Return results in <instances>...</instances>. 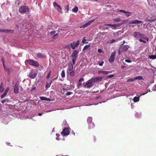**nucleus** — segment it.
I'll use <instances>...</instances> for the list:
<instances>
[{"label":"nucleus","instance_id":"f257e3e1","mask_svg":"<svg viewBox=\"0 0 156 156\" xmlns=\"http://www.w3.org/2000/svg\"><path fill=\"white\" fill-rule=\"evenodd\" d=\"M133 36L137 39L142 38L146 40L147 41L149 39V38L146 36L145 34H141L139 32H135L133 33Z\"/></svg>","mask_w":156,"mask_h":156},{"label":"nucleus","instance_id":"f03ea898","mask_svg":"<svg viewBox=\"0 0 156 156\" xmlns=\"http://www.w3.org/2000/svg\"><path fill=\"white\" fill-rule=\"evenodd\" d=\"M29 9L27 6L22 5L19 9V11L21 13H26L29 11Z\"/></svg>","mask_w":156,"mask_h":156},{"label":"nucleus","instance_id":"7ed1b4c3","mask_svg":"<svg viewBox=\"0 0 156 156\" xmlns=\"http://www.w3.org/2000/svg\"><path fill=\"white\" fill-rule=\"evenodd\" d=\"M80 44L79 40H77L76 42L73 41L72 43H71L69 45L66 46L67 48H70V46L73 49H74Z\"/></svg>","mask_w":156,"mask_h":156},{"label":"nucleus","instance_id":"20e7f679","mask_svg":"<svg viewBox=\"0 0 156 156\" xmlns=\"http://www.w3.org/2000/svg\"><path fill=\"white\" fill-rule=\"evenodd\" d=\"M28 63L30 65L38 67L39 64L37 61L32 59H29L27 60Z\"/></svg>","mask_w":156,"mask_h":156},{"label":"nucleus","instance_id":"39448f33","mask_svg":"<svg viewBox=\"0 0 156 156\" xmlns=\"http://www.w3.org/2000/svg\"><path fill=\"white\" fill-rule=\"evenodd\" d=\"M69 128H65L61 132V134L63 136L68 135L70 132L69 130Z\"/></svg>","mask_w":156,"mask_h":156},{"label":"nucleus","instance_id":"423d86ee","mask_svg":"<svg viewBox=\"0 0 156 156\" xmlns=\"http://www.w3.org/2000/svg\"><path fill=\"white\" fill-rule=\"evenodd\" d=\"M129 48L128 45H121V47L119 49V51L124 52L127 51Z\"/></svg>","mask_w":156,"mask_h":156},{"label":"nucleus","instance_id":"0eeeda50","mask_svg":"<svg viewBox=\"0 0 156 156\" xmlns=\"http://www.w3.org/2000/svg\"><path fill=\"white\" fill-rule=\"evenodd\" d=\"M115 54L116 52L115 51L112 52L111 54V56L108 60L110 63H112L114 61Z\"/></svg>","mask_w":156,"mask_h":156},{"label":"nucleus","instance_id":"6e6552de","mask_svg":"<svg viewBox=\"0 0 156 156\" xmlns=\"http://www.w3.org/2000/svg\"><path fill=\"white\" fill-rule=\"evenodd\" d=\"M0 32L5 33L7 34L13 33L14 30H5L4 29H0Z\"/></svg>","mask_w":156,"mask_h":156},{"label":"nucleus","instance_id":"1a4fd4ad","mask_svg":"<svg viewBox=\"0 0 156 156\" xmlns=\"http://www.w3.org/2000/svg\"><path fill=\"white\" fill-rule=\"evenodd\" d=\"M37 73L33 72H31L28 75V77L31 79H34L37 76Z\"/></svg>","mask_w":156,"mask_h":156},{"label":"nucleus","instance_id":"9d476101","mask_svg":"<svg viewBox=\"0 0 156 156\" xmlns=\"http://www.w3.org/2000/svg\"><path fill=\"white\" fill-rule=\"evenodd\" d=\"M93 84L89 80L87 81V83L84 86V87L89 88L93 86Z\"/></svg>","mask_w":156,"mask_h":156},{"label":"nucleus","instance_id":"9b49d317","mask_svg":"<svg viewBox=\"0 0 156 156\" xmlns=\"http://www.w3.org/2000/svg\"><path fill=\"white\" fill-rule=\"evenodd\" d=\"M79 51L78 50H75L72 53L71 57H74L77 58L78 57Z\"/></svg>","mask_w":156,"mask_h":156},{"label":"nucleus","instance_id":"f8f14e48","mask_svg":"<svg viewBox=\"0 0 156 156\" xmlns=\"http://www.w3.org/2000/svg\"><path fill=\"white\" fill-rule=\"evenodd\" d=\"M53 5L54 6L56 9L59 12H61L62 9L60 6L56 2H54Z\"/></svg>","mask_w":156,"mask_h":156},{"label":"nucleus","instance_id":"ddd939ff","mask_svg":"<svg viewBox=\"0 0 156 156\" xmlns=\"http://www.w3.org/2000/svg\"><path fill=\"white\" fill-rule=\"evenodd\" d=\"M142 23V22L141 21L138 20H132L130 21L129 23L131 24H139Z\"/></svg>","mask_w":156,"mask_h":156},{"label":"nucleus","instance_id":"4468645a","mask_svg":"<svg viewBox=\"0 0 156 156\" xmlns=\"http://www.w3.org/2000/svg\"><path fill=\"white\" fill-rule=\"evenodd\" d=\"M14 92L15 94H17L19 93V88L18 86L16 85L14 87Z\"/></svg>","mask_w":156,"mask_h":156},{"label":"nucleus","instance_id":"2eb2a0df","mask_svg":"<svg viewBox=\"0 0 156 156\" xmlns=\"http://www.w3.org/2000/svg\"><path fill=\"white\" fill-rule=\"evenodd\" d=\"M74 65V64H73L72 63H71L70 64H69L68 66V69L67 71H73V69Z\"/></svg>","mask_w":156,"mask_h":156},{"label":"nucleus","instance_id":"dca6fc26","mask_svg":"<svg viewBox=\"0 0 156 156\" xmlns=\"http://www.w3.org/2000/svg\"><path fill=\"white\" fill-rule=\"evenodd\" d=\"M37 56L38 58H44L45 57V55L41 53H39L37 54Z\"/></svg>","mask_w":156,"mask_h":156},{"label":"nucleus","instance_id":"f3484780","mask_svg":"<svg viewBox=\"0 0 156 156\" xmlns=\"http://www.w3.org/2000/svg\"><path fill=\"white\" fill-rule=\"evenodd\" d=\"M56 32V31H53L50 32V34H51L52 36V37L54 38H55V36H56L58 35V34L57 33L55 34Z\"/></svg>","mask_w":156,"mask_h":156},{"label":"nucleus","instance_id":"a211bd4d","mask_svg":"<svg viewBox=\"0 0 156 156\" xmlns=\"http://www.w3.org/2000/svg\"><path fill=\"white\" fill-rule=\"evenodd\" d=\"M84 80V79L83 78H81L78 81V87L79 88V87L81 86L82 85L81 82Z\"/></svg>","mask_w":156,"mask_h":156},{"label":"nucleus","instance_id":"6ab92c4d","mask_svg":"<svg viewBox=\"0 0 156 156\" xmlns=\"http://www.w3.org/2000/svg\"><path fill=\"white\" fill-rule=\"evenodd\" d=\"M89 81H90L92 83H95L96 82H97L96 77H92L91 79L89 80Z\"/></svg>","mask_w":156,"mask_h":156},{"label":"nucleus","instance_id":"aec40b11","mask_svg":"<svg viewBox=\"0 0 156 156\" xmlns=\"http://www.w3.org/2000/svg\"><path fill=\"white\" fill-rule=\"evenodd\" d=\"M95 127V125L93 122L89 124H88L89 128L90 129H93Z\"/></svg>","mask_w":156,"mask_h":156},{"label":"nucleus","instance_id":"412c9836","mask_svg":"<svg viewBox=\"0 0 156 156\" xmlns=\"http://www.w3.org/2000/svg\"><path fill=\"white\" fill-rule=\"evenodd\" d=\"M92 118L91 117H89L87 119V122L88 124L92 123Z\"/></svg>","mask_w":156,"mask_h":156},{"label":"nucleus","instance_id":"4be33fe9","mask_svg":"<svg viewBox=\"0 0 156 156\" xmlns=\"http://www.w3.org/2000/svg\"><path fill=\"white\" fill-rule=\"evenodd\" d=\"M135 80H143L144 79L143 77L141 76H139L134 77Z\"/></svg>","mask_w":156,"mask_h":156},{"label":"nucleus","instance_id":"5701e85b","mask_svg":"<svg viewBox=\"0 0 156 156\" xmlns=\"http://www.w3.org/2000/svg\"><path fill=\"white\" fill-rule=\"evenodd\" d=\"M51 82L52 81H51L49 83H48L47 82H46V85L45 87V88L46 89H47L50 87L51 84Z\"/></svg>","mask_w":156,"mask_h":156},{"label":"nucleus","instance_id":"b1692460","mask_svg":"<svg viewBox=\"0 0 156 156\" xmlns=\"http://www.w3.org/2000/svg\"><path fill=\"white\" fill-rule=\"evenodd\" d=\"M139 97H135L133 99V101L134 102H137L139 101Z\"/></svg>","mask_w":156,"mask_h":156},{"label":"nucleus","instance_id":"393cba45","mask_svg":"<svg viewBox=\"0 0 156 156\" xmlns=\"http://www.w3.org/2000/svg\"><path fill=\"white\" fill-rule=\"evenodd\" d=\"M78 10V7L76 6V7L72 9V11L74 12H77Z\"/></svg>","mask_w":156,"mask_h":156},{"label":"nucleus","instance_id":"a878e982","mask_svg":"<svg viewBox=\"0 0 156 156\" xmlns=\"http://www.w3.org/2000/svg\"><path fill=\"white\" fill-rule=\"evenodd\" d=\"M61 76L62 78H64L65 77V70L64 69H63L62 70L61 73Z\"/></svg>","mask_w":156,"mask_h":156},{"label":"nucleus","instance_id":"bb28decb","mask_svg":"<svg viewBox=\"0 0 156 156\" xmlns=\"http://www.w3.org/2000/svg\"><path fill=\"white\" fill-rule=\"evenodd\" d=\"M72 58V64H75V62L76 60V57H71Z\"/></svg>","mask_w":156,"mask_h":156},{"label":"nucleus","instance_id":"cd10ccee","mask_svg":"<svg viewBox=\"0 0 156 156\" xmlns=\"http://www.w3.org/2000/svg\"><path fill=\"white\" fill-rule=\"evenodd\" d=\"M126 14V16L127 17H129L132 15V13L130 12L126 11L125 13Z\"/></svg>","mask_w":156,"mask_h":156},{"label":"nucleus","instance_id":"c85d7f7f","mask_svg":"<svg viewBox=\"0 0 156 156\" xmlns=\"http://www.w3.org/2000/svg\"><path fill=\"white\" fill-rule=\"evenodd\" d=\"M149 57L150 59H155L156 58V55H149Z\"/></svg>","mask_w":156,"mask_h":156},{"label":"nucleus","instance_id":"c756f323","mask_svg":"<svg viewBox=\"0 0 156 156\" xmlns=\"http://www.w3.org/2000/svg\"><path fill=\"white\" fill-rule=\"evenodd\" d=\"M118 40L117 39L115 40V39H111L110 40H109V41L108 42V43L110 44L112 43H113L117 41Z\"/></svg>","mask_w":156,"mask_h":156},{"label":"nucleus","instance_id":"7c9ffc66","mask_svg":"<svg viewBox=\"0 0 156 156\" xmlns=\"http://www.w3.org/2000/svg\"><path fill=\"white\" fill-rule=\"evenodd\" d=\"M117 24H112V27L113 29H115L117 28V27H119Z\"/></svg>","mask_w":156,"mask_h":156},{"label":"nucleus","instance_id":"2f4dec72","mask_svg":"<svg viewBox=\"0 0 156 156\" xmlns=\"http://www.w3.org/2000/svg\"><path fill=\"white\" fill-rule=\"evenodd\" d=\"M4 87L2 85H1L0 86V93H2L4 91Z\"/></svg>","mask_w":156,"mask_h":156},{"label":"nucleus","instance_id":"473e14b6","mask_svg":"<svg viewBox=\"0 0 156 156\" xmlns=\"http://www.w3.org/2000/svg\"><path fill=\"white\" fill-rule=\"evenodd\" d=\"M97 81H101L103 79V77H96Z\"/></svg>","mask_w":156,"mask_h":156},{"label":"nucleus","instance_id":"72a5a7b5","mask_svg":"<svg viewBox=\"0 0 156 156\" xmlns=\"http://www.w3.org/2000/svg\"><path fill=\"white\" fill-rule=\"evenodd\" d=\"M88 26H89V25L87 23H85V24H84V25H83V26H80V28H85V27H86Z\"/></svg>","mask_w":156,"mask_h":156},{"label":"nucleus","instance_id":"f704fd0d","mask_svg":"<svg viewBox=\"0 0 156 156\" xmlns=\"http://www.w3.org/2000/svg\"><path fill=\"white\" fill-rule=\"evenodd\" d=\"M9 102V100L8 99H5L2 100L1 102L2 103H4L5 102Z\"/></svg>","mask_w":156,"mask_h":156},{"label":"nucleus","instance_id":"c9c22d12","mask_svg":"<svg viewBox=\"0 0 156 156\" xmlns=\"http://www.w3.org/2000/svg\"><path fill=\"white\" fill-rule=\"evenodd\" d=\"M70 72L69 73V74L71 76H73L75 74V72L74 71H70Z\"/></svg>","mask_w":156,"mask_h":156},{"label":"nucleus","instance_id":"e433bc0d","mask_svg":"<svg viewBox=\"0 0 156 156\" xmlns=\"http://www.w3.org/2000/svg\"><path fill=\"white\" fill-rule=\"evenodd\" d=\"M134 80H135L134 77V78H129V79H128L127 80V82H132V81H134Z\"/></svg>","mask_w":156,"mask_h":156},{"label":"nucleus","instance_id":"4c0bfd02","mask_svg":"<svg viewBox=\"0 0 156 156\" xmlns=\"http://www.w3.org/2000/svg\"><path fill=\"white\" fill-rule=\"evenodd\" d=\"M51 71H49L48 74L46 76V78L48 79H49L51 75Z\"/></svg>","mask_w":156,"mask_h":156},{"label":"nucleus","instance_id":"58836bf2","mask_svg":"<svg viewBox=\"0 0 156 156\" xmlns=\"http://www.w3.org/2000/svg\"><path fill=\"white\" fill-rule=\"evenodd\" d=\"M121 20V19L119 18H115L114 19V21L115 22H119Z\"/></svg>","mask_w":156,"mask_h":156},{"label":"nucleus","instance_id":"ea45409f","mask_svg":"<svg viewBox=\"0 0 156 156\" xmlns=\"http://www.w3.org/2000/svg\"><path fill=\"white\" fill-rule=\"evenodd\" d=\"M104 62L103 61H102L101 62H100L99 61L98 63V64L100 66H102L104 63Z\"/></svg>","mask_w":156,"mask_h":156},{"label":"nucleus","instance_id":"a19ab883","mask_svg":"<svg viewBox=\"0 0 156 156\" xmlns=\"http://www.w3.org/2000/svg\"><path fill=\"white\" fill-rule=\"evenodd\" d=\"M114 76V75H109L106 76V78H110L112 77H113Z\"/></svg>","mask_w":156,"mask_h":156},{"label":"nucleus","instance_id":"79ce46f5","mask_svg":"<svg viewBox=\"0 0 156 156\" xmlns=\"http://www.w3.org/2000/svg\"><path fill=\"white\" fill-rule=\"evenodd\" d=\"M105 72H106V71H101V70H99L98 72V73L99 74H100L101 73H102L104 74H105Z\"/></svg>","mask_w":156,"mask_h":156},{"label":"nucleus","instance_id":"37998d69","mask_svg":"<svg viewBox=\"0 0 156 156\" xmlns=\"http://www.w3.org/2000/svg\"><path fill=\"white\" fill-rule=\"evenodd\" d=\"M89 47H90V46L89 45H87L85 46L83 49V50H85L87 49H88V48Z\"/></svg>","mask_w":156,"mask_h":156},{"label":"nucleus","instance_id":"c03bdc74","mask_svg":"<svg viewBox=\"0 0 156 156\" xmlns=\"http://www.w3.org/2000/svg\"><path fill=\"white\" fill-rule=\"evenodd\" d=\"M156 20V19H152V18H151L150 19H149L148 20V21L149 22H154V21L155 20Z\"/></svg>","mask_w":156,"mask_h":156},{"label":"nucleus","instance_id":"a18cd8bd","mask_svg":"<svg viewBox=\"0 0 156 156\" xmlns=\"http://www.w3.org/2000/svg\"><path fill=\"white\" fill-rule=\"evenodd\" d=\"M9 88L8 87H7L6 89L5 90V91H4V93H5V94H7L8 92L9 91Z\"/></svg>","mask_w":156,"mask_h":156},{"label":"nucleus","instance_id":"49530a36","mask_svg":"<svg viewBox=\"0 0 156 156\" xmlns=\"http://www.w3.org/2000/svg\"><path fill=\"white\" fill-rule=\"evenodd\" d=\"M40 99H41V100H45L46 101V98L45 97H40Z\"/></svg>","mask_w":156,"mask_h":156},{"label":"nucleus","instance_id":"de8ad7c7","mask_svg":"<svg viewBox=\"0 0 156 156\" xmlns=\"http://www.w3.org/2000/svg\"><path fill=\"white\" fill-rule=\"evenodd\" d=\"M73 93L72 92H69L66 93L65 94V95H66L67 96L68 95H69L71 94H72Z\"/></svg>","mask_w":156,"mask_h":156},{"label":"nucleus","instance_id":"09e8293b","mask_svg":"<svg viewBox=\"0 0 156 156\" xmlns=\"http://www.w3.org/2000/svg\"><path fill=\"white\" fill-rule=\"evenodd\" d=\"M7 94H5V93H4L3 94H2L1 96V98L2 99Z\"/></svg>","mask_w":156,"mask_h":156},{"label":"nucleus","instance_id":"8fccbe9b","mask_svg":"<svg viewBox=\"0 0 156 156\" xmlns=\"http://www.w3.org/2000/svg\"><path fill=\"white\" fill-rule=\"evenodd\" d=\"M85 41H86L85 38V37H84L83 38V39L82 40V42L83 43H87V42H85Z\"/></svg>","mask_w":156,"mask_h":156},{"label":"nucleus","instance_id":"3c124183","mask_svg":"<svg viewBox=\"0 0 156 156\" xmlns=\"http://www.w3.org/2000/svg\"><path fill=\"white\" fill-rule=\"evenodd\" d=\"M125 61L126 62L128 63L131 62H132V61L131 60L128 59H126Z\"/></svg>","mask_w":156,"mask_h":156},{"label":"nucleus","instance_id":"603ef678","mask_svg":"<svg viewBox=\"0 0 156 156\" xmlns=\"http://www.w3.org/2000/svg\"><path fill=\"white\" fill-rule=\"evenodd\" d=\"M112 72V71H106V72H105V75H107L108 74V73H110Z\"/></svg>","mask_w":156,"mask_h":156},{"label":"nucleus","instance_id":"864d4df0","mask_svg":"<svg viewBox=\"0 0 156 156\" xmlns=\"http://www.w3.org/2000/svg\"><path fill=\"white\" fill-rule=\"evenodd\" d=\"M119 11L120 12H123L124 13H125L126 12V11L124 10H119Z\"/></svg>","mask_w":156,"mask_h":156},{"label":"nucleus","instance_id":"5fc2aeb1","mask_svg":"<svg viewBox=\"0 0 156 156\" xmlns=\"http://www.w3.org/2000/svg\"><path fill=\"white\" fill-rule=\"evenodd\" d=\"M153 90H156V84L153 87Z\"/></svg>","mask_w":156,"mask_h":156},{"label":"nucleus","instance_id":"6e6d98bb","mask_svg":"<svg viewBox=\"0 0 156 156\" xmlns=\"http://www.w3.org/2000/svg\"><path fill=\"white\" fill-rule=\"evenodd\" d=\"M62 89H63V91L64 92H67V90H68L67 89H65V88H62Z\"/></svg>","mask_w":156,"mask_h":156},{"label":"nucleus","instance_id":"4d7b16f0","mask_svg":"<svg viewBox=\"0 0 156 156\" xmlns=\"http://www.w3.org/2000/svg\"><path fill=\"white\" fill-rule=\"evenodd\" d=\"M105 26H110V27H112V24H105Z\"/></svg>","mask_w":156,"mask_h":156},{"label":"nucleus","instance_id":"13d9d810","mask_svg":"<svg viewBox=\"0 0 156 156\" xmlns=\"http://www.w3.org/2000/svg\"><path fill=\"white\" fill-rule=\"evenodd\" d=\"M92 21H91V20H90L87 23L89 25H90V24L92 23Z\"/></svg>","mask_w":156,"mask_h":156},{"label":"nucleus","instance_id":"bf43d9fd","mask_svg":"<svg viewBox=\"0 0 156 156\" xmlns=\"http://www.w3.org/2000/svg\"><path fill=\"white\" fill-rule=\"evenodd\" d=\"M142 39V38H140V39L139 40V41L140 42H143V40Z\"/></svg>","mask_w":156,"mask_h":156},{"label":"nucleus","instance_id":"052dcab7","mask_svg":"<svg viewBox=\"0 0 156 156\" xmlns=\"http://www.w3.org/2000/svg\"><path fill=\"white\" fill-rule=\"evenodd\" d=\"M101 49H99L98 50V51L99 53H101Z\"/></svg>","mask_w":156,"mask_h":156},{"label":"nucleus","instance_id":"680f3d73","mask_svg":"<svg viewBox=\"0 0 156 156\" xmlns=\"http://www.w3.org/2000/svg\"><path fill=\"white\" fill-rule=\"evenodd\" d=\"M35 89H36V88L35 87H34L32 89H31V90L32 91H35Z\"/></svg>","mask_w":156,"mask_h":156},{"label":"nucleus","instance_id":"e2e57ef3","mask_svg":"<svg viewBox=\"0 0 156 156\" xmlns=\"http://www.w3.org/2000/svg\"><path fill=\"white\" fill-rule=\"evenodd\" d=\"M51 100L49 98H47L46 99V101H50Z\"/></svg>","mask_w":156,"mask_h":156},{"label":"nucleus","instance_id":"0e129e2a","mask_svg":"<svg viewBox=\"0 0 156 156\" xmlns=\"http://www.w3.org/2000/svg\"><path fill=\"white\" fill-rule=\"evenodd\" d=\"M126 67V66H121V68L122 69H124V68H125Z\"/></svg>","mask_w":156,"mask_h":156},{"label":"nucleus","instance_id":"69168bd1","mask_svg":"<svg viewBox=\"0 0 156 156\" xmlns=\"http://www.w3.org/2000/svg\"><path fill=\"white\" fill-rule=\"evenodd\" d=\"M42 115V113H39L38 114V115L40 116H41Z\"/></svg>","mask_w":156,"mask_h":156},{"label":"nucleus","instance_id":"338daca9","mask_svg":"<svg viewBox=\"0 0 156 156\" xmlns=\"http://www.w3.org/2000/svg\"><path fill=\"white\" fill-rule=\"evenodd\" d=\"M95 19H93L91 20V21H92V22H93L94 21H95Z\"/></svg>","mask_w":156,"mask_h":156},{"label":"nucleus","instance_id":"774afa93","mask_svg":"<svg viewBox=\"0 0 156 156\" xmlns=\"http://www.w3.org/2000/svg\"><path fill=\"white\" fill-rule=\"evenodd\" d=\"M69 8V5H68L66 7V9H67L68 11Z\"/></svg>","mask_w":156,"mask_h":156}]
</instances>
